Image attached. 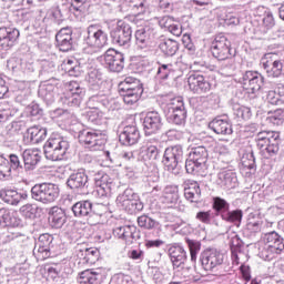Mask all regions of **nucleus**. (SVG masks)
I'll list each match as a JSON object with an SVG mask.
<instances>
[{
  "instance_id": "obj_15",
  "label": "nucleus",
  "mask_w": 284,
  "mask_h": 284,
  "mask_svg": "<svg viewBox=\"0 0 284 284\" xmlns=\"http://www.w3.org/2000/svg\"><path fill=\"white\" fill-rule=\"evenodd\" d=\"M85 97V90L81 88V84L77 81H70L67 85V98L71 105H81L83 98Z\"/></svg>"
},
{
  "instance_id": "obj_6",
  "label": "nucleus",
  "mask_w": 284,
  "mask_h": 284,
  "mask_svg": "<svg viewBox=\"0 0 284 284\" xmlns=\"http://www.w3.org/2000/svg\"><path fill=\"white\" fill-rule=\"evenodd\" d=\"M211 52L215 59H219V61H225L234 57L232 53V42L223 34H217L215 37L211 45Z\"/></svg>"
},
{
  "instance_id": "obj_32",
  "label": "nucleus",
  "mask_w": 284,
  "mask_h": 284,
  "mask_svg": "<svg viewBox=\"0 0 284 284\" xmlns=\"http://www.w3.org/2000/svg\"><path fill=\"white\" fill-rule=\"evenodd\" d=\"M209 128L215 132V134H232V124L227 120L214 119L210 122Z\"/></svg>"
},
{
  "instance_id": "obj_61",
  "label": "nucleus",
  "mask_w": 284,
  "mask_h": 284,
  "mask_svg": "<svg viewBox=\"0 0 284 284\" xmlns=\"http://www.w3.org/2000/svg\"><path fill=\"white\" fill-rule=\"evenodd\" d=\"M242 165L244 168H246V170H254V168H256L255 163H254V156L250 155V159H245V156H243L242 159Z\"/></svg>"
},
{
  "instance_id": "obj_52",
  "label": "nucleus",
  "mask_w": 284,
  "mask_h": 284,
  "mask_svg": "<svg viewBox=\"0 0 284 284\" xmlns=\"http://www.w3.org/2000/svg\"><path fill=\"white\" fill-rule=\"evenodd\" d=\"M195 219L200 221V223L210 225V223H212V211H200L196 213Z\"/></svg>"
},
{
  "instance_id": "obj_55",
  "label": "nucleus",
  "mask_w": 284,
  "mask_h": 284,
  "mask_svg": "<svg viewBox=\"0 0 284 284\" xmlns=\"http://www.w3.org/2000/svg\"><path fill=\"white\" fill-rule=\"evenodd\" d=\"M174 22H175L174 18H172L170 16H164V17L160 18L159 26L161 28H165L166 30H169L172 28Z\"/></svg>"
},
{
  "instance_id": "obj_14",
  "label": "nucleus",
  "mask_w": 284,
  "mask_h": 284,
  "mask_svg": "<svg viewBox=\"0 0 284 284\" xmlns=\"http://www.w3.org/2000/svg\"><path fill=\"white\" fill-rule=\"evenodd\" d=\"M20 32L18 29L0 28V50H10L19 41Z\"/></svg>"
},
{
  "instance_id": "obj_41",
  "label": "nucleus",
  "mask_w": 284,
  "mask_h": 284,
  "mask_svg": "<svg viewBox=\"0 0 284 284\" xmlns=\"http://www.w3.org/2000/svg\"><path fill=\"white\" fill-rule=\"evenodd\" d=\"M12 212L6 207L0 209V225L1 227H12L14 222L12 221Z\"/></svg>"
},
{
  "instance_id": "obj_39",
  "label": "nucleus",
  "mask_w": 284,
  "mask_h": 284,
  "mask_svg": "<svg viewBox=\"0 0 284 284\" xmlns=\"http://www.w3.org/2000/svg\"><path fill=\"white\" fill-rule=\"evenodd\" d=\"M185 243L189 247L191 261L196 263V258L199 256V252H201V243L196 240H190V237L185 239Z\"/></svg>"
},
{
  "instance_id": "obj_53",
  "label": "nucleus",
  "mask_w": 284,
  "mask_h": 284,
  "mask_svg": "<svg viewBox=\"0 0 284 284\" xmlns=\"http://www.w3.org/2000/svg\"><path fill=\"white\" fill-rule=\"evenodd\" d=\"M71 8L75 12H85L88 10V0H71Z\"/></svg>"
},
{
  "instance_id": "obj_7",
  "label": "nucleus",
  "mask_w": 284,
  "mask_h": 284,
  "mask_svg": "<svg viewBox=\"0 0 284 284\" xmlns=\"http://www.w3.org/2000/svg\"><path fill=\"white\" fill-rule=\"evenodd\" d=\"M111 39L119 45H128L132 41V26L125 20H119L111 31Z\"/></svg>"
},
{
  "instance_id": "obj_57",
  "label": "nucleus",
  "mask_w": 284,
  "mask_h": 284,
  "mask_svg": "<svg viewBox=\"0 0 284 284\" xmlns=\"http://www.w3.org/2000/svg\"><path fill=\"white\" fill-rule=\"evenodd\" d=\"M61 68L64 70V72H67V74H72V72H74V68H77V64L74 63V60H64Z\"/></svg>"
},
{
  "instance_id": "obj_49",
  "label": "nucleus",
  "mask_w": 284,
  "mask_h": 284,
  "mask_svg": "<svg viewBox=\"0 0 284 284\" xmlns=\"http://www.w3.org/2000/svg\"><path fill=\"white\" fill-rule=\"evenodd\" d=\"M213 210L215 212H227L230 210V203L221 197H214L213 199Z\"/></svg>"
},
{
  "instance_id": "obj_12",
  "label": "nucleus",
  "mask_w": 284,
  "mask_h": 284,
  "mask_svg": "<svg viewBox=\"0 0 284 284\" xmlns=\"http://www.w3.org/2000/svg\"><path fill=\"white\" fill-rule=\"evenodd\" d=\"M190 91L194 94H207L212 90V83L201 73H193L187 79Z\"/></svg>"
},
{
  "instance_id": "obj_3",
  "label": "nucleus",
  "mask_w": 284,
  "mask_h": 284,
  "mask_svg": "<svg viewBox=\"0 0 284 284\" xmlns=\"http://www.w3.org/2000/svg\"><path fill=\"white\" fill-rule=\"evenodd\" d=\"M281 135L274 131H262L256 135V144L261 152H267V154H277L278 143Z\"/></svg>"
},
{
  "instance_id": "obj_62",
  "label": "nucleus",
  "mask_w": 284,
  "mask_h": 284,
  "mask_svg": "<svg viewBox=\"0 0 284 284\" xmlns=\"http://www.w3.org/2000/svg\"><path fill=\"white\" fill-rule=\"evenodd\" d=\"M163 240H148L145 241V247L148 250L152 248V247H161V245H163Z\"/></svg>"
},
{
  "instance_id": "obj_35",
  "label": "nucleus",
  "mask_w": 284,
  "mask_h": 284,
  "mask_svg": "<svg viewBox=\"0 0 284 284\" xmlns=\"http://www.w3.org/2000/svg\"><path fill=\"white\" fill-rule=\"evenodd\" d=\"M189 159L195 161L197 165H203L207 161V149L205 146H196L192 149Z\"/></svg>"
},
{
  "instance_id": "obj_64",
  "label": "nucleus",
  "mask_w": 284,
  "mask_h": 284,
  "mask_svg": "<svg viewBox=\"0 0 284 284\" xmlns=\"http://www.w3.org/2000/svg\"><path fill=\"white\" fill-rule=\"evenodd\" d=\"M247 229L251 232H261V222L256 221V222H248L247 223Z\"/></svg>"
},
{
  "instance_id": "obj_58",
  "label": "nucleus",
  "mask_w": 284,
  "mask_h": 284,
  "mask_svg": "<svg viewBox=\"0 0 284 284\" xmlns=\"http://www.w3.org/2000/svg\"><path fill=\"white\" fill-rule=\"evenodd\" d=\"M267 101L272 104V105H278V103H281V95L276 92V91H270L267 94Z\"/></svg>"
},
{
  "instance_id": "obj_48",
  "label": "nucleus",
  "mask_w": 284,
  "mask_h": 284,
  "mask_svg": "<svg viewBox=\"0 0 284 284\" xmlns=\"http://www.w3.org/2000/svg\"><path fill=\"white\" fill-rule=\"evenodd\" d=\"M138 225L144 230H152L156 225V222L148 215H141L138 217Z\"/></svg>"
},
{
  "instance_id": "obj_44",
  "label": "nucleus",
  "mask_w": 284,
  "mask_h": 284,
  "mask_svg": "<svg viewBox=\"0 0 284 284\" xmlns=\"http://www.w3.org/2000/svg\"><path fill=\"white\" fill-rule=\"evenodd\" d=\"M169 119L171 123H174L175 125H181L185 121V109L169 111Z\"/></svg>"
},
{
  "instance_id": "obj_18",
  "label": "nucleus",
  "mask_w": 284,
  "mask_h": 284,
  "mask_svg": "<svg viewBox=\"0 0 284 284\" xmlns=\"http://www.w3.org/2000/svg\"><path fill=\"white\" fill-rule=\"evenodd\" d=\"M50 234H42L39 236L38 247L33 250V256L37 261H45L50 258Z\"/></svg>"
},
{
  "instance_id": "obj_38",
  "label": "nucleus",
  "mask_w": 284,
  "mask_h": 284,
  "mask_svg": "<svg viewBox=\"0 0 284 284\" xmlns=\"http://www.w3.org/2000/svg\"><path fill=\"white\" fill-rule=\"evenodd\" d=\"M162 52L164 54H166V57H174V54H176V52L179 51V42L169 39L166 41H164L161 45H160Z\"/></svg>"
},
{
  "instance_id": "obj_10",
  "label": "nucleus",
  "mask_w": 284,
  "mask_h": 284,
  "mask_svg": "<svg viewBox=\"0 0 284 284\" xmlns=\"http://www.w3.org/2000/svg\"><path fill=\"white\" fill-rule=\"evenodd\" d=\"M263 68L266 71L267 77L276 79L283 74V61L278 60L276 54L266 53L262 59Z\"/></svg>"
},
{
  "instance_id": "obj_21",
  "label": "nucleus",
  "mask_w": 284,
  "mask_h": 284,
  "mask_svg": "<svg viewBox=\"0 0 284 284\" xmlns=\"http://www.w3.org/2000/svg\"><path fill=\"white\" fill-rule=\"evenodd\" d=\"M143 126L145 134L149 136L155 134L161 128V115L154 111L149 112L144 118Z\"/></svg>"
},
{
  "instance_id": "obj_24",
  "label": "nucleus",
  "mask_w": 284,
  "mask_h": 284,
  "mask_svg": "<svg viewBox=\"0 0 284 284\" xmlns=\"http://www.w3.org/2000/svg\"><path fill=\"white\" fill-rule=\"evenodd\" d=\"M160 201L161 203H163V205H168L169 207H172V205H176V203L179 202V186H165L160 197Z\"/></svg>"
},
{
  "instance_id": "obj_33",
  "label": "nucleus",
  "mask_w": 284,
  "mask_h": 284,
  "mask_svg": "<svg viewBox=\"0 0 284 284\" xmlns=\"http://www.w3.org/2000/svg\"><path fill=\"white\" fill-rule=\"evenodd\" d=\"M85 183H88V175L84 172L72 173L67 181L71 190L85 187Z\"/></svg>"
},
{
  "instance_id": "obj_63",
  "label": "nucleus",
  "mask_w": 284,
  "mask_h": 284,
  "mask_svg": "<svg viewBox=\"0 0 284 284\" xmlns=\"http://www.w3.org/2000/svg\"><path fill=\"white\" fill-rule=\"evenodd\" d=\"M240 270H241L242 278H244V281H250L252 278V275L250 273V266L242 265Z\"/></svg>"
},
{
  "instance_id": "obj_16",
  "label": "nucleus",
  "mask_w": 284,
  "mask_h": 284,
  "mask_svg": "<svg viewBox=\"0 0 284 284\" xmlns=\"http://www.w3.org/2000/svg\"><path fill=\"white\" fill-rule=\"evenodd\" d=\"M113 236L125 245H132L136 241V229L132 225L118 226L113 230Z\"/></svg>"
},
{
  "instance_id": "obj_9",
  "label": "nucleus",
  "mask_w": 284,
  "mask_h": 284,
  "mask_svg": "<svg viewBox=\"0 0 284 284\" xmlns=\"http://www.w3.org/2000/svg\"><path fill=\"white\" fill-rule=\"evenodd\" d=\"M200 261L205 272H212L215 267L223 265L224 255L216 250H205L201 254Z\"/></svg>"
},
{
  "instance_id": "obj_20",
  "label": "nucleus",
  "mask_w": 284,
  "mask_h": 284,
  "mask_svg": "<svg viewBox=\"0 0 284 284\" xmlns=\"http://www.w3.org/2000/svg\"><path fill=\"white\" fill-rule=\"evenodd\" d=\"M55 42L61 52L72 50V29L69 27L60 29L55 34Z\"/></svg>"
},
{
  "instance_id": "obj_40",
  "label": "nucleus",
  "mask_w": 284,
  "mask_h": 284,
  "mask_svg": "<svg viewBox=\"0 0 284 284\" xmlns=\"http://www.w3.org/2000/svg\"><path fill=\"white\" fill-rule=\"evenodd\" d=\"M85 263H89V265H94L97 261L101 257V252L97 247H89L84 250L83 253Z\"/></svg>"
},
{
  "instance_id": "obj_42",
  "label": "nucleus",
  "mask_w": 284,
  "mask_h": 284,
  "mask_svg": "<svg viewBox=\"0 0 284 284\" xmlns=\"http://www.w3.org/2000/svg\"><path fill=\"white\" fill-rule=\"evenodd\" d=\"M267 121L273 125H283L284 123V109H277L268 112Z\"/></svg>"
},
{
  "instance_id": "obj_45",
  "label": "nucleus",
  "mask_w": 284,
  "mask_h": 284,
  "mask_svg": "<svg viewBox=\"0 0 284 284\" xmlns=\"http://www.w3.org/2000/svg\"><path fill=\"white\" fill-rule=\"evenodd\" d=\"M135 43L139 48H148V43H150V36L145 29H139L135 31Z\"/></svg>"
},
{
  "instance_id": "obj_26",
  "label": "nucleus",
  "mask_w": 284,
  "mask_h": 284,
  "mask_svg": "<svg viewBox=\"0 0 284 284\" xmlns=\"http://www.w3.org/2000/svg\"><path fill=\"white\" fill-rule=\"evenodd\" d=\"M184 196L190 203H199L201 199V186L196 181H189L184 186Z\"/></svg>"
},
{
  "instance_id": "obj_51",
  "label": "nucleus",
  "mask_w": 284,
  "mask_h": 284,
  "mask_svg": "<svg viewBox=\"0 0 284 284\" xmlns=\"http://www.w3.org/2000/svg\"><path fill=\"white\" fill-rule=\"evenodd\" d=\"M235 114L237 119H242V121H250V119H252V110L247 106L237 108Z\"/></svg>"
},
{
  "instance_id": "obj_23",
  "label": "nucleus",
  "mask_w": 284,
  "mask_h": 284,
  "mask_svg": "<svg viewBox=\"0 0 284 284\" xmlns=\"http://www.w3.org/2000/svg\"><path fill=\"white\" fill-rule=\"evenodd\" d=\"M0 199H2V201H4V203H8L9 205H19L21 201L28 199V194L19 193L17 192V190L12 189H4L0 191Z\"/></svg>"
},
{
  "instance_id": "obj_2",
  "label": "nucleus",
  "mask_w": 284,
  "mask_h": 284,
  "mask_svg": "<svg viewBox=\"0 0 284 284\" xmlns=\"http://www.w3.org/2000/svg\"><path fill=\"white\" fill-rule=\"evenodd\" d=\"M263 241L265 246L264 251H262V256L265 261H272L284 250L283 239L276 232L266 233Z\"/></svg>"
},
{
  "instance_id": "obj_34",
  "label": "nucleus",
  "mask_w": 284,
  "mask_h": 284,
  "mask_svg": "<svg viewBox=\"0 0 284 284\" xmlns=\"http://www.w3.org/2000/svg\"><path fill=\"white\" fill-rule=\"evenodd\" d=\"M160 154L161 152L159 151V146L153 144H146L145 149L142 151L143 161L148 163L159 161Z\"/></svg>"
},
{
  "instance_id": "obj_1",
  "label": "nucleus",
  "mask_w": 284,
  "mask_h": 284,
  "mask_svg": "<svg viewBox=\"0 0 284 284\" xmlns=\"http://www.w3.org/2000/svg\"><path fill=\"white\" fill-rule=\"evenodd\" d=\"M70 150V142L61 136H51L44 145V154L49 161H63Z\"/></svg>"
},
{
  "instance_id": "obj_5",
  "label": "nucleus",
  "mask_w": 284,
  "mask_h": 284,
  "mask_svg": "<svg viewBox=\"0 0 284 284\" xmlns=\"http://www.w3.org/2000/svg\"><path fill=\"white\" fill-rule=\"evenodd\" d=\"M83 43L84 50H91L87 52H98L101 48H105V44L108 43V33L95 26H90Z\"/></svg>"
},
{
  "instance_id": "obj_27",
  "label": "nucleus",
  "mask_w": 284,
  "mask_h": 284,
  "mask_svg": "<svg viewBox=\"0 0 284 284\" xmlns=\"http://www.w3.org/2000/svg\"><path fill=\"white\" fill-rule=\"evenodd\" d=\"M22 156L26 170H34L36 165L41 161V151L39 149H27Z\"/></svg>"
},
{
  "instance_id": "obj_11",
  "label": "nucleus",
  "mask_w": 284,
  "mask_h": 284,
  "mask_svg": "<svg viewBox=\"0 0 284 284\" xmlns=\"http://www.w3.org/2000/svg\"><path fill=\"white\" fill-rule=\"evenodd\" d=\"M179 161H183V146L173 145L166 148L162 161L163 165H165L169 171L176 170Z\"/></svg>"
},
{
  "instance_id": "obj_47",
  "label": "nucleus",
  "mask_w": 284,
  "mask_h": 284,
  "mask_svg": "<svg viewBox=\"0 0 284 284\" xmlns=\"http://www.w3.org/2000/svg\"><path fill=\"white\" fill-rule=\"evenodd\" d=\"M223 221H227V223H241V219H243V211H232L226 215H222Z\"/></svg>"
},
{
  "instance_id": "obj_54",
  "label": "nucleus",
  "mask_w": 284,
  "mask_h": 284,
  "mask_svg": "<svg viewBox=\"0 0 284 284\" xmlns=\"http://www.w3.org/2000/svg\"><path fill=\"white\" fill-rule=\"evenodd\" d=\"M202 164L196 163V161L189 158L185 162V170L187 174H194L195 172H199V169Z\"/></svg>"
},
{
  "instance_id": "obj_36",
  "label": "nucleus",
  "mask_w": 284,
  "mask_h": 284,
  "mask_svg": "<svg viewBox=\"0 0 284 284\" xmlns=\"http://www.w3.org/2000/svg\"><path fill=\"white\" fill-rule=\"evenodd\" d=\"M72 212L74 216H88V214L92 212V202L90 201L78 202L72 206Z\"/></svg>"
},
{
  "instance_id": "obj_4",
  "label": "nucleus",
  "mask_w": 284,
  "mask_h": 284,
  "mask_svg": "<svg viewBox=\"0 0 284 284\" xmlns=\"http://www.w3.org/2000/svg\"><path fill=\"white\" fill-rule=\"evenodd\" d=\"M31 196L40 203H54L59 199V186L52 183L36 184L31 189Z\"/></svg>"
},
{
  "instance_id": "obj_59",
  "label": "nucleus",
  "mask_w": 284,
  "mask_h": 284,
  "mask_svg": "<svg viewBox=\"0 0 284 284\" xmlns=\"http://www.w3.org/2000/svg\"><path fill=\"white\" fill-rule=\"evenodd\" d=\"M263 26L266 30H271V28H274L275 22H274V17L272 14H266L263 18Z\"/></svg>"
},
{
  "instance_id": "obj_8",
  "label": "nucleus",
  "mask_w": 284,
  "mask_h": 284,
  "mask_svg": "<svg viewBox=\"0 0 284 284\" xmlns=\"http://www.w3.org/2000/svg\"><path fill=\"white\" fill-rule=\"evenodd\" d=\"M102 60L111 72H122L125 68V57L114 49H108L102 55Z\"/></svg>"
},
{
  "instance_id": "obj_22",
  "label": "nucleus",
  "mask_w": 284,
  "mask_h": 284,
  "mask_svg": "<svg viewBox=\"0 0 284 284\" xmlns=\"http://www.w3.org/2000/svg\"><path fill=\"white\" fill-rule=\"evenodd\" d=\"M105 275V270L97 268L94 270H85L82 271L79 275V283L80 284H99V281L103 278Z\"/></svg>"
},
{
  "instance_id": "obj_25",
  "label": "nucleus",
  "mask_w": 284,
  "mask_h": 284,
  "mask_svg": "<svg viewBox=\"0 0 284 284\" xmlns=\"http://www.w3.org/2000/svg\"><path fill=\"white\" fill-rule=\"evenodd\" d=\"M143 83L134 77H126L119 83L120 92H143Z\"/></svg>"
},
{
  "instance_id": "obj_19",
  "label": "nucleus",
  "mask_w": 284,
  "mask_h": 284,
  "mask_svg": "<svg viewBox=\"0 0 284 284\" xmlns=\"http://www.w3.org/2000/svg\"><path fill=\"white\" fill-rule=\"evenodd\" d=\"M169 257L174 268L183 267L187 261V252L183 246L172 245L169 247Z\"/></svg>"
},
{
  "instance_id": "obj_31",
  "label": "nucleus",
  "mask_w": 284,
  "mask_h": 284,
  "mask_svg": "<svg viewBox=\"0 0 284 284\" xmlns=\"http://www.w3.org/2000/svg\"><path fill=\"white\" fill-rule=\"evenodd\" d=\"M65 223V212L61 210L60 207H52L49 213V225L51 227H54L55 230H59V227H63V224Z\"/></svg>"
},
{
  "instance_id": "obj_29",
  "label": "nucleus",
  "mask_w": 284,
  "mask_h": 284,
  "mask_svg": "<svg viewBox=\"0 0 284 284\" xmlns=\"http://www.w3.org/2000/svg\"><path fill=\"white\" fill-rule=\"evenodd\" d=\"M27 139L33 144L43 143L48 139V129L41 126H31L27 131Z\"/></svg>"
},
{
  "instance_id": "obj_60",
  "label": "nucleus",
  "mask_w": 284,
  "mask_h": 284,
  "mask_svg": "<svg viewBox=\"0 0 284 284\" xmlns=\"http://www.w3.org/2000/svg\"><path fill=\"white\" fill-rule=\"evenodd\" d=\"M168 30L173 37H181V34H183V28H181L176 21Z\"/></svg>"
},
{
  "instance_id": "obj_30",
  "label": "nucleus",
  "mask_w": 284,
  "mask_h": 284,
  "mask_svg": "<svg viewBox=\"0 0 284 284\" xmlns=\"http://www.w3.org/2000/svg\"><path fill=\"white\" fill-rule=\"evenodd\" d=\"M113 180L108 174H103L95 181V192L100 196H108L112 192Z\"/></svg>"
},
{
  "instance_id": "obj_56",
  "label": "nucleus",
  "mask_w": 284,
  "mask_h": 284,
  "mask_svg": "<svg viewBox=\"0 0 284 284\" xmlns=\"http://www.w3.org/2000/svg\"><path fill=\"white\" fill-rule=\"evenodd\" d=\"M170 72H172V64H162L159 68L158 74L160 79H168V77H170Z\"/></svg>"
},
{
  "instance_id": "obj_28",
  "label": "nucleus",
  "mask_w": 284,
  "mask_h": 284,
  "mask_svg": "<svg viewBox=\"0 0 284 284\" xmlns=\"http://www.w3.org/2000/svg\"><path fill=\"white\" fill-rule=\"evenodd\" d=\"M246 79L248 82H245L247 92L254 94L261 90V85H263V77L258 72L248 71L246 72Z\"/></svg>"
},
{
  "instance_id": "obj_17",
  "label": "nucleus",
  "mask_w": 284,
  "mask_h": 284,
  "mask_svg": "<svg viewBox=\"0 0 284 284\" xmlns=\"http://www.w3.org/2000/svg\"><path fill=\"white\" fill-rule=\"evenodd\" d=\"M140 139L141 133L139 132V128H136L135 123L124 126L120 134V141L122 142V145H136Z\"/></svg>"
},
{
  "instance_id": "obj_13",
  "label": "nucleus",
  "mask_w": 284,
  "mask_h": 284,
  "mask_svg": "<svg viewBox=\"0 0 284 284\" xmlns=\"http://www.w3.org/2000/svg\"><path fill=\"white\" fill-rule=\"evenodd\" d=\"M80 143L89 148H101L105 145V138L103 133L97 130L82 131L79 135Z\"/></svg>"
},
{
  "instance_id": "obj_43",
  "label": "nucleus",
  "mask_w": 284,
  "mask_h": 284,
  "mask_svg": "<svg viewBox=\"0 0 284 284\" xmlns=\"http://www.w3.org/2000/svg\"><path fill=\"white\" fill-rule=\"evenodd\" d=\"M143 97V91H124L123 101L126 105H134Z\"/></svg>"
},
{
  "instance_id": "obj_37",
  "label": "nucleus",
  "mask_w": 284,
  "mask_h": 284,
  "mask_svg": "<svg viewBox=\"0 0 284 284\" xmlns=\"http://www.w3.org/2000/svg\"><path fill=\"white\" fill-rule=\"evenodd\" d=\"M126 4L134 17L145 12V0H126Z\"/></svg>"
},
{
  "instance_id": "obj_50",
  "label": "nucleus",
  "mask_w": 284,
  "mask_h": 284,
  "mask_svg": "<svg viewBox=\"0 0 284 284\" xmlns=\"http://www.w3.org/2000/svg\"><path fill=\"white\" fill-rule=\"evenodd\" d=\"M185 105L183 103V98H173L171 101L168 103V110L169 112H174L176 110H184Z\"/></svg>"
},
{
  "instance_id": "obj_46",
  "label": "nucleus",
  "mask_w": 284,
  "mask_h": 284,
  "mask_svg": "<svg viewBox=\"0 0 284 284\" xmlns=\"http://www.w3.org/2000/svg\"><path fill=\"white\" fill-rule=\"evenodd\" d=\"M12 172V166H10V161L8 159L0 156V179H6L10 176Z\"/></svg>"
}]
</instances>
